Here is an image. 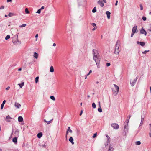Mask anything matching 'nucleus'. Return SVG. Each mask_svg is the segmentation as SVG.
Here are the masks:
<instances>
[{"instance_id":"obj_25","label":"nucleus","mask_w":151,"mask_h":151,"mask_svg":"<svg viewBox=\"0 0 151 151\" xmlns=\"http://www.w3.org/2000/svg\"><path fill=\"white\" fill-rule=\"evenodd\" d=\"M42 134L41 132L38 133L37 134V137L38 138H40L42 136Z\"/></svg>"},{"instance_id":"obj_26","label":"nucleus","mask_w":151,"mask_h":151,"mask_svg":"<svg viewBox=\"0 0 151 151\" xmlns=\"http://www.w3.org/2000/svg\"><path fill=\"white\" fill-rule=\"evenodd\" d=\"M18 137H15L13 139V142L15 143H16L17 142V138Z\"/></svg>"},{"instance_id":"obj_7","label":"nucleus","mask_w":151,"mask_h":151,"mask_svg":"<svg viewBox=\"0 0 151 151\" xmlns=\"http://www.w3.org/2000/svg\"><path fill=\"white\" fill-rule=\"evenodd\" d=\"M19 132L18 129H16L14 132V135L15 137H18L19 136Z\"/></svg>"},{"instance_id":"obj_21","label":"nucleus","mask_w":151,"mask_h":151,"mask_svg":"<svg viewBox=\"0 0 151 151\" xmlns=\"http://www.w3.org/2000/svg\"><path fill=\"white\" fill-rule=\"evenodd\" d=\"M128 123H127V124H126V125H125L124 126V131L125 132H127L128 131V128H127V126H128Z\"/></svg>"},{"instance_id":"obj_17","label":"nucleus","mask_w":151,"mask_h":151,"mask_svg":"<svg viewBox=\"0 0 151 151\" xmlns=\"http://www.w3.org/2000/svg\"><path fill=\"white\" fill-rule=\"evenodd\" d=\"M53 121V119H52L50 121H47L45 119L44 120V122H46L48 124H49L51 123H52Z\"/></svg>"},{"instance_id":"obj_56","label":"nucleus","mask_w":151,"mask_h":151,"mask_svg":"<svg viewBox=\"0 0 151 151\" xmlns=\"http://www.w3.org/2000/svg\"><path fill=\"white\" fill-rule=\"evenodd\" d=\"M44 6H42L40 9L41 10L42 9H44Z\"/></svg>"},{"instance_id":"obj_33","label":"nucleus","mask_w":151,"mask_h":151,"mask_svg":"<svg viewBox=\"0 0 151 151\" xmlns=\"http://www.w3.org/2000/svg\"><path fill=\"white\" fill-rule=\"evenodd\" d=\"M92 107L93 109H95L96 108V105L94 103H93L92 104Z\"/></svg>"},{"instance_id":"obj_23","label":"nucleus","mask_w":151,"mask_h":151,"mask_svg":"<svg viewBox=\"0 0 151 151\" xmlns=\"http://www.w3.org/2000/svg\"><path fill=\"white\" fill-rule=\"evenodd\" d=\"M50 71L51 73H52L54 71V69L53 67L52 66H51L50 68Z\"/></svg>"},{"instance_id":"obj_1","label":"nucleus","mask_w":151,"mask_h":151,"mask_svg":"<svg viewBox=\"0 0 151 151\" xmlns=\"http://www.w3.org/2000/svg\"><path fill=\"white\" fill-rule=\"evenodd\" d=\"M93 54L94 55L93 58V60L96 63L100 62L101 58L99 54L97 53L96 50L94 49H93Z\"/></svg>"},{"instance_id":"obj_5","label":"nucleus","mask_w":151,"mask_h":151,"mask_svg":"<svg viewBox=\"0 0 151 151\" xmlns=\"http://www.w3.org/2000/svg\"><path fill=\"white\" fill-rule=\"evenodd\" d=\"M137 26L136 25L134 26V27L132 28L131 36V37H132L135 33L137 32H136L137 30Z\"/></svg>"},{"instance_id":"obj_46","label":"nucleus","mask_w":151,"mask_h":151,"mask_svg":"<svg viewBox=\"0 0 151 151\" xmlns=\"http://www.w3.org/2000/svg\"><path fill=\"white\" fill-rule=\"evenodd\" d=\"M97 136V133H95L93 134V138H94L96 137Z\"/></svg>"},{"instance_id":"obj_4","label":"nucleus","mask_w":151,"mask_h":151,"mask_svg":"<svg viewBox=\"0 0 151 151\" xmlns=\"http://www.w3.org/2000/svg\"><path fill=\"white\" fill-rule=\"evenodd\" d=\"M114 86L115 89L116 91L112 90L113 93L114 95H116L118 93L119 90V86L116 84H114Z\"/></svg>"},{"instance_id":"obj_53","label":"nucleus","mask_w":151,"mask_h":151,"mask_svg":"<svg viewBox=\"0 0 151 151\" xmlns=\"http://www.w3.org/2000/svg\"><path fill=\"white\" fill-rule=\"evenodd\" d=\"M68 132H69L68 131V130H67L66 132V138H67V135H68Z\"/></svg>"},{"instance_id":"obj_50","label":"nucleus","mask_w":151,"mask_h":151,"mask_svg":"<svg viewBox=\"0 0 151 151\" xmlns=\"http://www.w3.org/2000/svg\"><path fill=\"white\" fill-rule=\"evenodd\" d=\"M4 105L3 104H1V109H3Z\"/></svg>"},{"instance_id":"obj_38","label":"nucleus","mask_w":151,"mask_h":151,"mask_svg":"<svg viewBox=\"0 0 151 151\" xmlns=\"http://www.w3.org/2000/svg\"><path fill=\"white\" fill-rule=\"evenodd\" d=\"M97 65V67L98 68H100V65H99V63L100 62H98L97 63H96Z\"/></svg>"},{"instance_id":"obj_32","label":"nucleus","mask_w":151,"mask_h":151,"mask_svg":"<svg viewBox=\"0 0 151 151\" xmlns=\"http://www.w3.org/2000/svg\"><path fill=\"white\" fill-rule=\"evenodd\" d=\"M26 24H23L19 26L20 28L24 27L26 26Z\"/></svg>"},{"instance_id":"obj_16","label":"nucleus","mask_w":151,"mask_h":151,"mask_svg":"<svg viewBox=\"0 0 151 151\" xmlns=\"http://www.w3.org/2000/svg\"><path fill=\"white\" fill-rule=\"evenodd\" d=\"M114 148L113 145L111 144H110L109 148L108 151H113Z\"/></svg>"},{"instance_id":"obj_60","label":"nucleus","mask_w":151,"mask_h":151,"mask_svg":"<svg viewBox=\"0 0 151 151\" xmlns=\"http://www.w3.org/2000/svg\"><path fill=\"white\" fill-rule=\"evenodd\" d=\"M7 1L8 2H11L12 1V0H7Z\"/></svg>"},{"instance_id":"obj_15","label":"nucleus","mask_w":151,"mask_h":151,"mask_svg":"<svg viewBox=\"0 0 151 151\" xmlns=\"http://www.w3.org/2000/svg\"><path fill=\"white\" fill-rule=\"evenodd\" d=\"M85 0H78V2L79 5L80 6L82 4Z\"/></svg>"},{"instance_id":"obj_27","label":"nucleus","mask_w":151,"mask_h":151,"mask_svg":"<svg viewBox=\"0 0 151 151\" xmlns=\"http://www.w3.org/2000/svg\"><path fill=\"white\" fill-rule=\"evenodd\" d=\"M67 130H68L69 132H70L71 133H72L73 132L70 129V127H68Z\"/></svg>"},{"instance_id":"obj_37","label":"nucleus","mask_w":151,"mask_h":151,"mask_svg":"<svg viewBox=\"0 0 151 151\" xmlns=\"http://www.w3.org/2000/svg\"><path fill=\"white\" fill-rule=\"evenodd\" d=\"M135 144L137 145H139L141 144V142L140 141H137L135 142Z\"/></svg>"},{"instance_id":"obj_49","label":"nucleus","mask_w":151,"mask_h":151,"mask_svg":"<svg viewBox=\"0 0 151 151\" xmlns=\"http://www.w3.org/2000/svg\"><path fill=\"white\" fill-rule=\"evenodd\" d=\"M92 72V71L91 70H90L89 71V73L87 75V76H88L89 75H90V74Z\"/></svg>"},{"instance_id":"obj_24","label":"nucleus","mask_w":151,"mask_h":151,"mask_svg":"<svg viewBox=\"0 0 151 151\" xmlns=\"http://www.w3.org/2000/svg\"><path fill=\"white\" fill-rule=\"evenodd\" d=\"M144 120V118H143L142 116L141 121V122H140V125H139L140 126H142L143 124V122Z\"/></svg>"},{"instance_id":"obj_59","label":"nucleus","mask_w":151,"mask_h":151,"mask_svg":"<svg viewBox=\"0 0 151 151\" xmlns=\"http://www.w3.org/2000/svg\"><path fill=\"white\" fill-rule=\"evenodd\" d=\"M117 3H118V1H116L115 4V5L116 6H117Z\"/></svg>"},{"instance_id":"obj_10","label":"nucleus","mask_w":151,"mask_h":151,"mask_svg":"<svg viewBox=\"0 0 151 151\" xmlns=\"http://www.w3.org/2000/svg\"><path fill=\"white\" fill-rule=\"evenodd\" d=\"M137 43L138 45H140L142 46H144L145 45V42H143L137 41Z\"/></svg>"},{"instance_id":"obj_54","label":"nucleus","mask_w":151,"mask_h":151,"mask_svg":"<svg viewBox=\"0 0 151 151\" xmlns=\"http://www.w3.org/2000/svg\"><path fill=\"white\" fill-rule=\"evenodd\" d=\"M98 105H99V107H101V104H100V101H99L98 102Z\"/></svg>"},{"instance_id":"obj_51","label":"nucleus","mask_w":151,"mask_h":151,"mask_svg":"<svg viewBox=\"0 0 151 151\" xmlns=\"http://www.w3.org/2000/svg\"><path fill=\"white\" fill-rule=\"evenodd\" d=\"M131 115H129V119H128V120H127V123H128L129 121V119H130V117H131Z\"/></svg>"},{"instance_id":"obj_19","label":"nucleus","mask_w":151,"mask_h":151,"mask_svg":"<svg viewBox=\"0 0 151 151\" xmlns=\"http://www.w3.org/2000/svg\"><path fill=\"white\" fill-rule=\"evenodd\" d=\"M33 57L35 58L36 59H37L38 57V54L37 53L34 52V55H33Z\"/></svg>"},{"instance_id":"obj_8","label":"nucleus","mask_w":151,"mask_h":151,"mask_svg":"<svg viewBox=\"0 0 151 151\" xmlns=\"http://www.w3.org/2000/svg\"><path fill=\"white\" fill-rule=\"evenodd\" d=\"M137 79V78H136V79H134L133 80L131 81H130V84L132 86H134V84H135L136 82Z\"/></svg>"},{"instance_id":"obj_47","label":"nucleus","mask_w":151,"mask_h":151,"mask_svg":"<svg viewBox=\"0 0 151 151\" xmlns=\"http://www.w3.org/2000/svg\"><path fill=\"white\" fill-rule=\"evenodd\" d=\"M142 19L144 20V21H145L146 20V18L145 17H142Z\"/></svg>"},{"instance_id":"obj_43","label":"nucleus","mask_w":151,"mask_h":151,"mask_svg":"<svg viewBox=\"0 0 151 151\" xmlns=\"http://www.w3.org/2000/svg\"><path fill=\"white\" fill-rule=\"evenodd\" d=\"M139 5L140 8V10H142L143 9V6L141 4H140Z\"/></svg>"},{"instance_id":"obj_31","label":"nucleus","mask_w":151,"mask_h":151,"mask_svg":"<svg viewBox=\"0 0 151 151\" xmlns=\"http://www.w3.org/2000/svg\"><path fill=\"white\" fill-rule=\"evenodd\" d=\"M98 111L99 112H101L102 111L101 107H99L98 109Z\"/></svg>"},{"instance_id":"obj_48","label":"nucleus","mask_w":151,"mask_h":151,"mask_svg":"<svg viewBox=\"0 0 151 151\" xmlns=\"http://www.w3.org/2000/svg\"><path fill=\"white\" fill-rule=\"evenodd\" d=\"M38 34H37L36 35H35V37L36 38V41H37V37H38Z\"/></svg>"},{"instance_id":"obj_41","label":"nucleus","mask_w":151,"mask_h":151,"mask_svg":"<svg viewBox=\"0 0 151 151\" xmlns=\"http://www.w3.org/2000/svg\"><path fill=\"white\" fill-rule=\"evenodd\" d=\"M25 12L26 13L28 14L29 13V11L28 10L27 8H26L25 9Z\"/></svg>"},{"instance_id":"obj_30","label":"nucleus","mask_w":151,"mask_h":151,"mask_svg":"<svg viewBox=\"0 0 151 151\" xmlns=\"http://www.w3.org/2000/svg\"><path fill=\"white\" fill-rule=\"evenodd\" d=\"M39 78V77L38 76L36 77L35 79V82L36 83H37L38 82Z\"/></svg>"},{"instance_id":"obj_35","label":"nucleus","mask_w":151,"mask_h":151,"mask_svg":"<svg viewBox=\"0 0 151 151\" xmlns=\"http://www.w3.org/2000/svg\"><path fill=\"white\" fill-rule=\"evenodd\" d=\"M10 36L9 35H8L6 36L5 38V39L6 40H7L8 39H9L10 38Z\"/></svg>"},{"instance_id":"obj_14","label":"nucleus","mask_w":151,"mask_h":151,"mask_svg":"<svg viewBox=\"0 0 151 151\" xmlns=\"http://www.w3.org/2000/svg\"><path fill=\"white\" fill-rule=\"evenodd\" d=\"M106 14L107 15L108 19H109L110 17V12L109 11H107L106 12Z\"/></svg>"},{"instance_id":"obj_22","label":"nucleus","mask_w":151,"mask_h":151,"mask_svg":"<svg viewBox=\"0 0 151 151\" xmlns=\"http://www.w3.org/2000/svg\"><path fill=\"white\" fill-rule=\"evenodd\" d=\"M18 121L19 122H22L23 121L22 117L21 116H19L18 118Z\"/></svg>"},{"instance_id":"obj_57","label":"nucleus","mask_w":151,"mask_h":151,"mask_svg":"<svg viewBox=\"0 0 151 151\" xmlns=\"http://www.w3.org/2000/svg\"><path fill=\"white\" fill-rule=\"evenodd\" d=\"M82 113H83V111L81 110L80 114H79L80 116H81L82 115Z\"/></svg>"},{"instance_id":"obj_11","label":"nucleus","mask_w":151,"mask_h":151,"mask_svg":"<svg viewBox=\"0 0 151 151\" xmlns=\"http://www.w3.org/2000/svg\"><path fill=\"white\" fill-rule=\"evenodd\" d=\"M140 32L141 34H144L145 36L147 35V32L145 30L142 28L140 30Z\"/></svg>"},{"instance_id":"obj_6","label":"nucleus","mask_w":151,"mask_h":151,"mask_svg":"<svg viewBox=\"0 0 151 151\" xmlns=\"http://www.w3.org/2000/svg\"><path fill=\"white\" fill-rule=\"evenodd\" d=\"M111 126L115 129H118L119 128V125L116 123H112L111 124Z\"/></svg>"},{"instance_id":"obj_52","label":"nucleus","mask_w":151,"mask_h":151,"mask_svg":"<svg viewBox=\"0 0 151 151\" xmlns=\"http://www.w3.org/2000/svg\"><path fill=\"white\" fill-rule=\"evenodd\" d=\"M92 25L94 27L96 26V24L95 23H92Z\"/></svg>"},{"instance_id":"obj_13","label":"nucleus","mask_w":151,"mask_h":151,"mask_svg":"<svg viewBox=\"0 0 151 151\" xmlns=\"http://www.w3.org/2000/svg\"><path fill=\"white\" fill-rule=\"evenodd\" d=\"M15 106L17 109H19L21 107V105L18 103L15 102Z\"/></svg>"},{"instance_id":"obj_64","label":"nucleus","mask_w":151,"mask_h":151,"mask_svg":"<svg viewBox=\"0 0 151 151\" xmlns=\"http://www.w3.org/2000/svg\"><path fill=\"white\" fill-rule=\"evenodd\" d=\"M103 0V1L105 3H106V0Z\"/></svg>"},{"instance_id":"obj_20","label":"nucleus","mask_w":151,"mask_h":151,"mask_svg":"<svg viewBox=\"0 0 151 151\" xmlns=\"http://www.w3.org/2000/svg\"><path fill=\"white\" fill-rule=\"evenodd\" d=\"M106 136L107 137V143H109L110 142V141H111L110 138L107 134H106Z\"/></svg>"},{"instance_id":"obj_40","label":"nucleus","mask_w":151,"mask_h":151,"mask_svg":"<svg viewBox=\"0 0 151 151\" xmlns=\"http://www.w3.org/2000/svg\"><path fill=\"white\" fill-rule=\"evenodd\" d=\"M41 146L43 147H46V145L45 144V142H44V144H42L41 145Z\"/></svg>"},{"instance_id":"obj_45","label":"nucleus","mask_w":151,"mask_h":151,"mask_svg":"<svg viewBox=\"0 0 151 151\" xmlns=\"http://www.w3.org/2000/svg\"><path fill=\"white\" fill-rule=\"evenodd\" d=\"M41 12V10L40 9L37 10V11L36 12V13L40 14V13Z\"/></svg>"},{"instance_id":"obj_9","label":"nucleus","mask_w":151,"mask_h":151,"mask_svg":"<svg viewBox=\"0 0 151 151\" xmlns=\"http://www.w3.org/2000/svg\"><path fill=\"white\" fill-rule=\"evenodd\" d=\"M12 119V118L8 115L5 119V120L8 122H10Z\"/></svg>"},{"instance_id":"obj_62","label":"nucleus","mask_w":151,"mask_h":151,"mask_svg":"<svg viewBox=\"0 0 151 151\" xmlns=\"http://www.w3.org/2000/svg\"><path fill=\"white\" fill-rule=\"evenodd\" d=\"M149 126L150 127V131H151V124H150Z\"/></svg>"},{"instance_id":"obj_58","label":"nucleus","mask_w":151,"mask_h":151,"mask_svg":"<svg viewBox=\"0 0 151 151\" xmlns=\"http://www.w3.org/2000/svg\"><path fill=\"white\" fill-rule=\"evenodd\" d=\"M5 102H6V101L4 100V101H3V103H2V104H4H4H5Z\"/></svg>"},{"instance_id":"obj_2","label":"nucleus","mask_w":151,"mask_h":151,"mask_svg":"<svg viewBox=\"0 0 151 151\" xmlns=\"http://www.w3.org/2000/svg\"><path fill=\"white\" fill-rule=\"evenodd\" d=\"M120 46V42H119L117 41L116 43V45L115 46V50L114 51L115 54L117 55H118L120 52V50L119 49Z\"/></svg>"},{"instance_id":"obj_28","label":"nucleus","mask_w":151,"mask_h":151,"mask_svg":"<svg viewBox=\"0 0 151 151\" xmlns=\"http://www.w3.org/2000/svg\"><path fill=\"white\" fill-rule=\"evenodd\" d=\"M24 82H22L21 84H20V83L18 84V85L19 86L20 88H22L23 86L24 85Z\"/></svg>"},{"instance_id":"obj_34","label":"nucleus","mask_w":151,"mask_h":151,"mask_svg":"<svg viewBox=\"0 0 151 151\" xmlns=\"http://www.w3.org/2000/svg\"><path fill=\"white\" fill-rule=\"evenodd\" d=\"M149 51V50H145L144 51L142 52V53L143 54H145L147 52H148Z\"/></svg>"},{"instance_id":"obj_3","label":"nucleus","mask_w":151,"mask_h":151,"mask_svg":"<svg viewBox=\"0 0 151 151\" xmlns=\"http://www.w3.org/2000/svg\"><path fill=\"white\" fill-rule=\"evenodd\" d=\"M13 43L15 45H19L21 44L20 41H19L17 36H14L13 37L12 40Z\"/></svg>"},{"instance_id":"obj_39","label":"nucleus","mask_w":151,"mask_h":151,"mask_svg":"<svg viewBox=\"0 0 151 151\" xmlns=\"http://www.w3.org/2000/svg\"><path fill=\"white\" fill-rule=\"evenodd\" d=\"M14 14L13 13L10 12L8 14V16L9 17H12L13 15Z\"/></svg>"},{"instance_id":"obj_12","label":"nucleus","mask_w":151,"mask_h":151,"mask_svg":"<svg viewBox=\"0 0 151 151\" xmlns=\"http://www.w3.org/2000/svg\"><path fill=\"white\" fill-rule=\"evenodd\" d=\"M98 3L102 7L104 6V5L103 1L101 0L98 1Z\"/></svg>"},{"instance_id":"obj_42","label":"nucleus","mask_w":151,"mask_h":151,"mask_svg":"<svg viewBox=\"0 0 151 151\" xmlns=\"http://www.w3.org/2000/svg\"><path fill=\"white\" fill-rule=\"evenodd\" d=\"M148 30L150 31H151V24L149 25Z\"/></svg>"},{"instance_id":"obj_63","label":"nucleus","mask_w":151,"mask_h":151,"mask_svg":"<svg viewBox=\"0 0 151 151\" xmlns=\"http://www.w3.org/2000/svg\"><path fill=\"white\" fill-rule=\"evenodd\" d=\"M4 8V6H2L0 8H1V9H3Z\"/></svg>"},{"instance_id":"obj_55","label":"nucleus","mask_w":151,"mask_h":151,"mask_svg":"<svg viewBox=\"0 0 151 151\" xmlns=\"http://www.w3.org/2000/svg\"><path fill=\"white\" fill-rule=\"evenodd\" d=\"M10 88V87L9 86H8V87L7 88H6V90H8Z\"/></svg>"},{"instance_id":"obj_44","label":"nucleus","mask_w":151,"mask_h":151,"mask_svg":"<svg viewBox=\"0 0 151 151\" xmlns=\"http://www.w3.org/2000/svg\"><path fill=\"white\" fill-rule=\"evenodd\" d=\"M111 65L110 63H106V65L108 67L110 66Z\"/></svg>"},{"instance_id":"obj_29","label":"nucleus","mask_w":151,"mask_h":151,"mask_svg":"<svg viewBox=\"0 0 151 151\" xmlns=\"http://www.w3.org/2000/svg\"><path fill=\"white\" fill-rule=\"evenodd\" d=\"M50 98L51 99V100H52L54 101H55V97L53 96H50Z\"/></svg>"},{"instance_id":"obj_36","label":"nucleus","mask_w":151,"mask_h":151,"mask_svg":"<svg viewBox=\"0 0 151 151\" xmlns=\"http://www.w3.org/2000/svg\"><path fill=\"white\" fill-rule=\"evenodd\" d=\"M92 12L93 13H95L96 12V7H94L93 9Z\"/></svg>"},{"instance_id":"obj_18","label":"nucleus","mask_w":151,"mask_h":151,"mask_svg":"<svg viewBox=\"0 0 151 151\" xmlns=\"http://www.w3.org/2000/svg\"><path fill=\"white\" fill-rule=\"evenodd\" d=\"M69 141L72 143V144L73 145L74 144V143L73 142V140L72 137H70L69 139Z\"/></svg>"},{"instance_id":"obj_61","label":"nucleus","mask_w":151,"mask_h":151,"mask_svg":"<svg viewBox=\"0 0 151 151\" xmlns=\"http://www.w3.org/2000/svg\"><path fill=\"white\" fill-rule=\"evenodd\" d=\"M150 137H151V131H150V132L149 133V134Z\"/></svg>"}]
</instances>
